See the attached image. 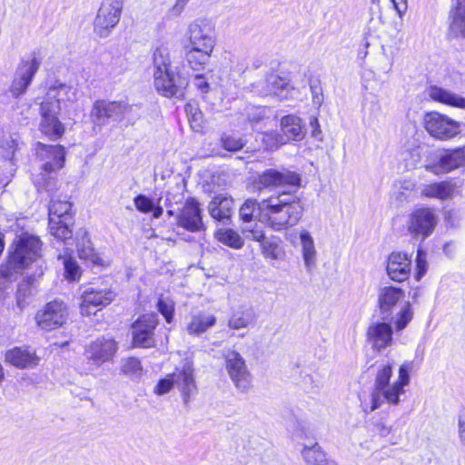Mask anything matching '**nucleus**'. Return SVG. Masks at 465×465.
I'll return each mask as SVG.
<instances>
[{"label": "nucleus", "mask_w": 465, "mask_h": 465, "mask_svg": "<svg viewBox=\"0 0 465 465\" xmlns=\"http://www.w3.org/2000/svg\"><path fill=\"white\" fill-rule=\"evenodd\" d=\"M303 214L302 200L290 191L275 192L260 202L248 199L239 210L240 218L250 223L253 217L275 232L295 226Z\"/></svg>", "instance_id": "obj_1"}, {"label": "nucleus", "mask_w": 465, "mask_h": 465, "mask_svg": "<svg viewBox=\"0 0 465 465\" xmlns=\"http://www.w3.org/2000/svg\"><path fill=\"white\" fill-rule=\"evenodd\" d=\"M413 361H405L399 368L398 378L391 383L393 365L387 361L379 366L374 381V389L371 394L370 411L380 408L384 402L391 405L400 403V396L405 393V387L410 384V373Z\"/></svg>", "instance_id": "obj_2"}, {"label": "nucleus", "mask_w": 465, "mask_h": 465, "mask_svg": "<svg viewBox=\"0 0 465 465\" xmlns=\"http://www.w3.org/2000/svg\"><path fill=\"white\" fill-rule=\"evenodd\" d=\"M153 83L159 94L165 97L182 98L188 85L187 77L172 66L169 48L160 45L153 52Z\"/></svg>", "instance_id": "obj_3"}, {"label": "nucleus", "mask_w": 465, "mask_h": 465, "mask_svg": "<svg viewBox=\"0 0 465 465\" xmlns=\"http://www.w3.org/2000/svg\"><path fill=\"white\" fill-rule=\"evenodd\" d=\"M40 239L35 235L23 233L13 244L14 250L10 252L8 260L2 271L4 276H9L12 270L19 272L41 257Z\"/></svg>", "instance_id": "obj_4"}, {"label": "nucleus", "mask_w": 465, "mask_h": 465, "mask_svg": "<svg viewBox=\"0 0 465 465\" xmlns=\"http://www.w3.org/2000/svg\"><path fill=\"white\" fill-rule=\"evenodd\" d=\"M281 129L282 134L275 132L263 134L262 141L268 149L278 148L291 140L301 141L305 136V129L302 119L293 114L283 116L281 119Z\"/></svg>", "instance_id": "obj_5"}, {"label": "nucleus", "mask_w": 465, "mask_h": 465, "mask_svg": "<svg viewBox=\"0 0 465 465\" xmlns=\"http://www.w3.org/2000/svg\"><path fill=\"white\" fill-rule=\"evenodd\" d=\"M425 130L434 138L441 141L450 140L461 133L463 124L446 114L430 112L424 115Z\"/></svg>", "instance_id": "obj_6"}, {"label": "nucleus", "mask_w": 465, "mask_h": 465, "mask_svg": "<svg viewBox=\"0 0 465 465\" xmlns=\"http://www.w3.org/2000/svg\"><path fill=\"white\" fill-rule=\"evenodd\" d=\"M122 0H104L94 21V31L101 38L109 36L120 21Z\"/></svg>", "instance_id": "obj_7"}, {"label": "nucleus", "mask_w": 465, "mask_h": 465, "mask_svg": "<svg viewBox=\"0 0 465 465\" xmlns=\"http://www.w3.org/2000/svg\"><path fill=\"white\" fill-rule=\"evenodd\" d=\"M223 355L225 369L234 386L242 392L247 391L251 387L252 378L243 357L234 350H226Z\"/></svg>", "instance_id": "obj_8"}, {"label": "nucleus", "mask_w": 465, "mask_h": 465, "mask_svg": "<svg viewBox=\"0 0 465 465\" xmlns=\"http://www.w3.org/2000/svg\"><path fill=\"white\" fill-rule=\"evenodd\" d=\"M436 224L434 212L430 208H420L410 214L406 228L412 238L425 240L433 232Z\"/></svg>", "instance_id": "obj_9"}, {"label": "nucleus", "mask_w": 465, "mask_h": 465, "mask_svg": "<svg viewBox=\"0 0 465 465\" xmlns=\"http://www.w3.org/2000/svg\"><path fill=\"white\" fill-rule=\"evenodd\" d=\"M68 314L67 305L62 301L54 300L37 312L35 321L41 329L51 331L63 326L67 321Z\"/></svg>", "instance_id": "obj_10"}, {"label": "nucleus", "mask_w": 465, "mask_h": 465, "mask_svg": "<svg viewBox=\"0 0 465 465\" xmlns=\"http://www.w3.org/2000/svg\"><path fill=\"white\" fill-rule=\"evenodd\" d=\"M157 324L158 318L156 314L142 315L132 326L133 345L141 348L153 347L155 344L154 330Z\"/></svg>", "instance_id": "obj_11"}, {"label": "nucleus", "mask_w": 465, "mask_h": 465, "mask_svg": "<svg viewBox=\"0 0 465 465\" xmlns=\"http://www.w3.org/2000/svg\"><path fill=\"white\" fill-rule=\"evenodd\" d=\"M188 46L213 51L216 45L214 28L206 20H196L189 25Z\"/></svg>", "instance_id": "obj_12"}, {"label": "nucleus", "mask_w": 465, "mask_h": 465, "mask_svg": "<svg viewBox=\"0 0 465 465\" xmlns=\"http://www.w3.org/2000/svg\"><path fill=\"white\" fill-rule=\"evenodd\" d=\"M300 175L294 172L282 169H268L258 175L255 184L259 191L263 188L281 186H299Z\"/></svg>", "instance_id": "obj_13"}, {"label": "nucleus", "mask_w": 465, "mask_h": 465, "mask_svg": "<svg viewBox=\"0 0 465 465\" xmlns=\"http://www.w3.org/2000/svg\"><path fill=\"white\" fill-rule=\"evenodd\" d=\"M39 66L40 61L35 54L30 59L21 61L10 86V92L14 97L16 98L25 93Z\"/></svg>", "instance_id": "obj_14"}, {"label": "nucleus", "mask_w": 465, "mask_h": 465, "mask_svg": "<svg viewBox=\"0 0 465 465\" xmlns=\"http://www.w3.org/2000/svg\"><path fill=\"white\" fill-rule=\"evenodd\" d=\"M193 372V362L191 359L186 358L183 360L182 366L176 368L171 373L174 385L180 391L184 403H188L191 397L197 392Z\"/></svg>", "instance_id": "obj_15"}, {"label": "nucleus", "mask_w": 465, "mask_h": 465, "mask_svg": "<svg viewBox=\"0 0 465 465\" xmlns=\"http://www.w3.org/2000/svg\"><path fill=\"white\" fill-rule=\"evenodd\" d=\"M58 105H51L48 103L40 104L41 122L39 129L42 134L51 140H57L64 133V124L58 120Z\"/></svg>", "instance_id": "obj_16"}, {"label": "nucleus", "mask_w": 465, "mask_h": 465, "mask_svg": "<svg viewBox=\"0 0 465 465\" xmlns=\"http://www.w3.org/2000/svg\"><path fill=\"white\" fill-rule=\"evenodd\" d=\"M81 298V313L89 316L95 313L93 311L94 308L110 304L114 300L115 293L111 289L88 287L84 290Z\"/></svg>", "instance_id": "obj_17"}, {"label": "nucleus", "mask_w": 465, "mask_h": 465, "mask_svg": "<svg viewBox=\"0 0 465 465\" xmlns=\"http://www.w3.org/2000/svg\"><path fill=\"white\" fill-rule=\"evenodd\" d=\"M393 330L391 324L385 322H372L366 331V341L377 352L392 345Z\"/></svg>", "instance_id": "obj_18"}, {"label": "nucleus", "mask_w": 465, "mask_h": 465, "mask_svg": "<svg viewBox=\"0 0 465 465\" xmlns=\"http://www.w3.org/2000/svg\"><path fill=\"white\" fill-rule=\"evenodd\" d=\"M131 109L125 102L99 100L94 104L91 114L96 122L104 124L110 118L121 119Z\"/></svg>", "instance_id": "obj_19"}, {"label": "nucleus", "mask_w": 465, "mask_h": 465, "mask_svg": "<svg viewBox=\"0 0 465 465\" xmlns=\"http://www.w3.org/2000/svg\"><path fill=\"white\" fill-rule=\"evenodd\" d=\"M177 224L189 232H195L204 229L199 203L190 198L177 215Z\"/></svg>", "instance_id": "obj_20"}, {"label": "nucleus", "mask_w": 465, "mask_h": 465, "mask_svg": "<svg viewBox=\"0 0 465 465\" xmlns=\"http://www.w3.org/2000/svg\"><path fill=\"white\" fill-rule=\"evenodd\" d=\"M117 351V343L110 338H98L85 349V356L96 366L109 361Z\"/></svg>", "instance_id": "obj_21"}, {"label": "nucleus", "mask_w": 465, "mask_h": 465, "mask_svg": "<svg viewBox=\"0 0 465 465\" xmlns=\"http://www.w3.org/2000/svg\"><path fill=\"white\" fill-rule=\"evenodd\" d=\"M77 100V89L65 84H56L48 88L42 103L58 105L57 111L66 110Z\"/></svg>", "instance_id": "obj_22"}, {"label": "nucleus", "mask_w": 465, "mask_h": 465, "mask_svg": "<svg viewBox=\"0 0 465 465\" xmlns=\"http://www.w3.org/2000/svg\"><path fill=\"white\" fill-rule=\"evenodd\" d=\"M253 92L261 96H276L280 100L287 98L289 83L285 78L272 74L264 80L255 83Z\"/></svg>", "instance_id": "obj_23"}, {"label": "nucleus", "mask_w": 465, "mask_h": 465, "mask_svg": "<svg viewBox=\"0 0 465 465\" xmlns=\"http://www.w3.org/2000/svg\"><path fill=\"white\" fill-rule=\"evenodd\" d=\"M36 153L45 163L43 168L50 173L64 166L65 160L64 148L61 145H45L42 143H36Z\"/></svg>", "instance_id": "obj_24"}, {"label": "nucleus", "mask_w": 465, "mask_h": 465, "mask_svg": "<svg viewBox=\"0 0 465 465\" xmlns=\"http://www.w3.org/2000/svg\"><path fill=\"white\" fill-rule=\"evenodd\" d=\"M5 362L17 369H32L39 364V357L35 351L25 347H14L5 351Z\"/></svg>", "instance_id": "obj_25"}, {"label": "nucleus", "mask_w": 465, "mask_h": 465, "mask_svg": "<svg viewBox=\"0 0 465 465\" xmlns=\"http://www.w3.org/2000/svg\"><path fill=\"white\" fill-rule=\"evenodd\" d=\"M411 259L406 253L392 252L388 258L387 273L395 282L407 280L411 273Z\"/></svg>", "instance_id": "obj_26"}, {"label": "nucleus", "mask_w": 465, "mask_h": 465, "mask_svg": "<svg viewBox=\"0 0 465 465\" xmlns=\"http://www.w3.org/2000/svg\"><path fill=\"white\" fill-rule=\"evenodd\" d=\"M234 209L233 199L225 194H218L210 202V215L219 222L226 223L232 217Z\"/></svg>", "instance_id": "obj_27"}, {"label": "nucleus", "mask_w": 465, "mask_h": 465, "mask_svg": "<svg viewBox=\"0 0 465 465\" xmlns=\"http://www.w3.org/2000/svg\"><path fill=\"white\" fill-rule=\"evenodd\" d=\"M404 297V292L398 287L384 286L378 292V306L381 313L390 315L396 304Z\"/></svg>", "instance_id": "obj_28"}, {"label": "nucleus", "mask_w": 465, "mask_h": 465, "mask_svg": "<svg viewBox=\"0 0 465 465\" xmlns=\"http://www.w3.org/2000/svg\"><path fill=\"white\" fill-rule=\"evenodd\" d=\"M449 19V35L456 39H465V0H457Z\"/></svg>", "instance_id": "obj_29"}, {"label": "nucleus", "mask_w": 465, "mask_h": 465, "mask_svg": "<svg viewBox=\"0 0 465 465\" xmlns=\"http://www.w3.org/2000/svg\"><path fill=\"white\" fill-rule=\"evenodd\" d=\"M430 99L450 106L465 109V97L438 86H431L428 91Z\"/></svg>", "instance_id": "obj_30"}, {"label": "nucleus", "mask_w": 465, "mask_h": 465, "mask_svg": "<svg viewBox=\"0 0 465 465\" xmlns=\"http://www.w3.org/2000/svg\"><path fill=\"white\" fill-rule=\"evenodd\" d=\"M213 52V51L207 49L187 45L185 47V60L191 69L193 71H201L209 64Z\"/></svg>", "instance_id": "obj_31"}, {"label": "nucleus", "mask_w": 465, "mask_h": 465, "mask_svg": "<svg viewBox=\"0 0 465 465\" xmlns=\"http://www.w3.org/2000/svg\"><path fill=\"white\" fill-rule=\"evenodd\" d=\"M454 193V185L449 181H442L424 185L421 194L426 197L447 200Z\"/></svg>", "instance_id": "obj_32"}, {"label": "nucleus", "mask_w": 465, "mask_h": 465, "mask_svg": "<svg viewBox=\"0 0 465 465\" xmlns=\"http://www.w3.org/2000/svg\"><path fill=\"white\" fill-rule=\"evenodd\" d=\"M216 322V317L213 314L198 313L192 317L187 324V331L192 335H199L205 332Z\"/></svg>", "instance_id": "obj_33"}, {"label": "nucleus", "mask_w": 465, "mask_h": 465, "mask_svg": "<svg viewBox=\"0 0 465 465\" xmlns=\"http://www.w3.org/2000/svg\"><path fill=\"white\" fill-rule=\"evenodd\" d=\"M460 167L462 166L459 161V156L457 155L455 150H452L447 153L446 154L440 156L437 164H426L425 166L426 170L430 171L434 173H438L440 172L449 173Z\"/></svg>", "instance_id": "obj_34"}, {"label": "nucleus", "mask_w": 465, "mask_h": 465, "mask_svg": "<svg viewBox=\"0 0 465 465\" xmlns=\"http://www.w3.org/2000/svg\"><path fill=\"white\" fill-rule=\"evenodd\" d=\"M302 455L308 465H335L326 459L325 453L316 442L312 446H304Z\"/></svg>", "instance_id": "obj_35"}, {"label": "nucleus", "mask_w": 465, "mask_h": 465, "mask_svg": "<svg viewBox=\"0 0 465 465\" xmlns=\"http://www.w3.org/2000/svg\"><path fill=\"white\" fill-rule=\"evenodd\" d=\"M302 257L305 267L311 269L315 264L316 250L314 247V241L307 231H302L300 235Z\"/></svg>", "instance_id": "obj_36"}, {"label": "nucleus", "mask_w": 465, "mask_h": 465, "mask_svg": "<svg viewBox=\"0 0 465 465\" xmlns=\"http://www.w3.org/2000/svg\"><path fill=\"white\" fill-rule=\"evenodd\" d=\"M78 255L82 260L90 262L91 263H99L100 258L95 252L89 238L83 237L77 243Z\"/></svg>", "instance_id": "obj_37"}, {"label": "nucleus", "mask_w": 465, "mask_h": 465, "mask_svg": "<svg viewBox=\"0 0 465 465\" xmlns=\"http://www.w3.org/2000/svg\"><path fill=\"white\" fill-rule=\"evenodd\" d=\"M217 239L222 243L233 249H240L243 245V240L242 237L238 232L232 229L218 232Z\"/></svg>", "instance_id": "obj_38"}, {"label": "nucleus", "mask_w": 465, "mask_h": 465, "mask_svg": "<svg viewBox=\"0 0 465 465\" xmlns=\"http://www.w3.org/2000/svg\"><path fill=\"white\" fill-rule=\"evenodd\" d=\"M49 229L51 234L59 240L65 241L72 237V231L63 220L55 221L50 218Z\"/></svg>", "instance_id": "obj_39"}, {"label": "nucleus", "mask_w": 465, "mask_h": 465, "mask_svg": "<svg viewBox=\"0 0 465 465\" xmlns=\"http://www.w3.org/2000/svg\"><path fill=\"white\" fill-rule=\"evenodd\" d=\"M59 259H63L64 267V277L69 281H78L81 277V270L77 262L71 257L59 255Z\"/></svg>", "instance_id": "obj_40"}, {"label": "nucleus", "mask_w": 465, "mask_h": 465, "mask_svg": "<svg viewBox=\"0 0 465 465\" xmlns=\"http://www.w3.org/2000/svg\"><path fill=\"white\" fill-rule=\"evenodd\" d=\"M71 207V203L67 201H52L49 205V216L54 220L55 217L58 220H62L68 215Z\"/></svg>", "instance_id": "obj_41"}, {"label": "nucleus", "mask_w": 465, "mask_h": 465, "mask_svg": "<svg viewBox=\"0 0 465 465\" xmlns=\"http://www.w3.org/2000/svg\"><path fill=\"white\" fill-rule=\"evenodd\" d=\"M122 371L127 376L138 378L142 375L143 368L137 358L129 357L123 360Z\"/></svg>", "instance_id": "obj_42"}, {"label": "nucleus", "mask_w": 465, "mask_h": 465, "mask_svg": "<svg viewBox=\"0 0 465 465\" xmlns=\"http://www.w3.org/2000/svg\"><path fill=\"white\" fill-rule=\"evenodd\" d=\"M252 322V318L249 312H238L232 314L228 322V326L233 330L247 328Z\"/></svg>", "instance_id": "obj_43"}, {"label": "nucleus", "mask_w": 465, "mask_h": 465, "mask_svg": "<svg viewBox=\"0 0 465 465\" xmlns=\"http://www.w3.org/2000/svg\"><path fill=\"white\" fill-rule=\"evenodd\" d=\"M221 143L225 150L231 152L240 151L245 145V142L242 138L233 134H223L221 137Z\"/></svg>", "instance_id": "obj_44"}, {"label": "nucleus", "mask_w": 465, "mask_h": 465, "mask_svg": "<svg viewBox=\"0 0 465 465\" xmlns=\"http://www.w3.org/2000/svg\"><path fill=\"white\" fill-rule=\"evenodd\" d=\"M412 317L413 312L411 309L410 303L408 302L397 314V318L394 322L396 331H401L404 330L412 320Z\"/></svg>", "instance_id": "obj_45"}, {"label": "nucleus", "mask_w": 465, "mask_h": 465, "mask_svg": "<svg viewBox=\"0 0 465 465\" xmlns=\"http://www.w3.org/2000/svg\"><path fill=\"white\" fill-rule=\"evenodd\" d=\"M32 294V284L29 281H22L16 292V302L20 309L26 304V298Z\"/></svg>", "instance_id": "obj_46"}, {"label": "nucleus", "mask_w": 465, "mask_h": 465, "mask_svg": "<svg viewBox=\"0 0 465 465\" xmlns=\"http://www.w3.org/2000/svg\"><path fill=\"white\" fill-rule=\"evenodd\" d=\"M158 311L165 318L168 323L172 322L174 312V303L168 298L161 297L157 302Z\"/></svg>", "instance_id": "obj_47"}, {"label": "nucleus", "mask_w": 465, "mask_h": 465, "mask_svg": "<svg viewBox=\"0 0 465 465\" xmlns=\"http://www.w3.org/2000/svg\"><path fill=\"white\" fill-rule=\"evenodd\" d=\"M289 430L298 438H306L310 433L306 420L296 418L291 420Z\"/></svg>", "instance_id": "obj_48"}, {"label": "nucleus", "mask_w": 465, "mask_h": 465, "mask_svg": "<svg viewBox=\"0 0 465 465\" xmlns=\"http://www.w3.org/2000/svg\"><path fill=\"white\" fill-rule=\"evenodd\" d=\"M252 239L254 241L262 242V250H263V254L265 255V257L276 259L277 255L275 253V250L277 248V245L272 242H263L265 236L262 232H252Z\"/></svg>", "instance_id": "obj_49"}, {"label": "nucleus", "mask_w": 465, "mask_h": 465, "mask_svg": "<svg viewBox=\"0 0 465 465\" xmlns=\"http://www.w3.org/2000/svg\"><path fill=\"white\" fill-rule=\"evenodd\" d=\"M174 386L172 374H168L165 378L161 379L153 389V392L157 395H164L168 393Z\"/></svg>", "instance_id": "obj_50"}, {"label": "nucleus", "mask_w": 465, "mask_h": 465, "mask_svg": "<svg viewBox=\"0 0 465 465\" xmlns=\"http://www.w3.org/2000/svg\"><path fill=\"white\" fill-rule=\"evenodd\" d=\"M135 208L142 213H149L153 209V203L151 199L143 194H139L134 198Z\"/></svg>", "instance_id": "obj_51"}, {"label": "nucleus", "mask_w": 465, "mask_h": 465, "mask_svg": "<svg viewBox=\"0 0 465 465\" xmlns=\"http://www.w3.org/2000/svg\"><path fill=\"white\" fill-rule=\"evenodd\" d=\"M246 116L252 125L258 124L265 116L264 108L249 107L246 109Z\"/></svg>", "instance_id": "obj_52"}, {"label": "nucleus", "mask_w": 465, "mask_h": 465, "mask_svg": "<svg viewBox=\"0 0 465 465\" xmlns=\"http://www.w3.org/2000/svg\"><path fill=\"white\" fill-rule=\"evenodd\" d=\"M416 279L420 280L427 271L426 253L422 250H418L416 256Z\"/></svg>", "instance_id": "obj_53"}, {"label": "nucleus", "mask_w": 465, "mask_h": 465, "mask_svg": "<svg viewBox=\"0 0 465 465\" xmlns=\"http://www.w3.org/2000/svg\"><path fill=\"white\" fill-rule=\"evenodd\" d=\"M428 148L426 146H417L410 151L409 154L412 158V162L411 165L415 167L418 163H420L421 155L427 153Z\"/></svg>", "instance_id": "obj_54"}, {"label": "nucleus", "mask_w": 465, "mask_h": 465, "mask_svg": "<svg viewBox=\"0 0 465 465\" xmlns=\"http://www.w3.org/2000/svg\"><path fill=\"white\" fill-rule=\"evenodd\" d=\"M310 125L312 128V136L316 138L318 141H322V130L317 117H311Z\"/></svg>", "instance_id": "obj_55"}, {"label": "nucleus", "mask_w": 465, "mask_h": 465, "mask_svg": "<svg viewBox=\"0 0 465 465\" xmlns=\"http://www.w3.org/2000/svg\"><path fill=\"white\" fill-rule=\"evenodd\" d=\"M4 268L5 264L0 267V291H5L7 288L8 282L14 279L15 274L19 272L17 270H12L11 274L5 277L2 273Z\"/></svg>", "instance_id": "obj_56"}, {"label": "nucleus", "mask_w": 465, "mask_h": 465, "mask_svg": "<svg viewBox=\"0 0 465 465\" xmlns=\"http://www.w3.org/2000/svg\"><path fill=\"white\" fill-rule=\"evenodd\" d=\"M375 430L381 437L388 436L391 431V427L386 425L384 422H377L375 424Z\"/></svg>", "instance_id": "obj_57"}, {"label": "nucleus", "mask_w": 465, "mask_h": 465, "mask_svg": "<svg viewBox=\"0 0 465 465\" xmlns=\"http://www.w3.org/2000/svg\"><path fill=\"white\" fill-rule=\"evenodd\" d=\"M195 85L203 93H206L209 88V84L203 79L202 75H196Z\"/></svg>", "instance_id": "obj_58"}, {"label": "nucleus", "mask_w": 465, "mask_h": 465, "mask_svg": "<svg viewBox=\"0 0 465 465\" xmlns=\"http://www.w3.org/2000/svg\"><path fill=\"white\" fill-rule=\"evenodd\" d=\"M457 155L459 156V161L462 167H465V145L462 147H459L455 149Z\"/></svg>", "instance_id": "obj_59"}, {"label": "nucleus", "mask_w": 465, "mask_h": 465, "mask_svg": "<svg viewBox=\"0 0 465 465\" xmlns=\"http://www.w3.org/2000/svg\"><path fill=\"white\" fill-rule=\"evenodd\" d=\"M152 211H153V215L154 218H159L163 214V208L160 206L153 208Z\"/></svg>", "instance_id": "obj_60"}, {"label": "nucleus", "mask_w": 465, "mask_h": 465, "mask_svg": "<svg viewBox=\"0 0 465 465\" xmlns=\"http://www.w3.org/2000/svg\"><path fill=\"white\" fill-rule=\"evenodd\" d=\"M5 247L4 235L0 232V254L3 252Z\"/></svg>", "instance_id": "obj_61"}, {"label": "nucleus", "mask_w": 465, "mask_h": 465, "mask_svg": "<svg viewBox=\"0 0 465 465\" xmlns=\"http://www.w3.org/2000/svg\"><path fill=\"white\" fill-rule=\"evenodd\" d=\"M167 214L170 215V216H173V210H168L167 211Z\"/></svg>", "instance_id": "obj_62"}, {"label": "nucleus", "mask_w": 465, "mask_h": 465, "mask_svg": "<svg viewBox=\"0 0 465 465\" xmlns=\"http://www.w3.org/2000/svg\"><path fill=\"white\" fill-rule=\"evenodd\" d=\"M188 0H178L179 3H182V5H183Z\"/></svg>", "instance_id": "obj_63"}, {"label": "nucleus", "mask_w": 465, "mask_h": 465, "mask_svg": "<svg viewBox=\"0 0 465 465\" xmlns=\"http://www.w3.org/2000/svg\"><path fill=\"white\" fill-rule=\"evenodd\" d=\"M461 443L465 446V438H460Z\"/></svg>", "instance_id": "obj_64"}]
</instances>
